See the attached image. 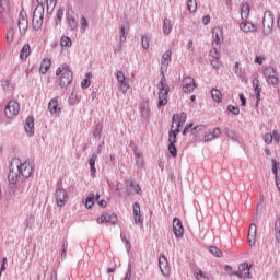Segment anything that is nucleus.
Returning a JSON list of instances; mask_svg holds the SVG:
<instances>
[{
    "label": "nucleus",
    "mask_w": 280,
    "mask_h": 280,
    "mask_svg": "<svg viewBox=\"0 0 280 280\" xmlns=\"http://www.w3.org/2000/svg\"><path fill=\"white\" fill-rule=\"evenodd\" d=\"M67 248H69V244L68 243L62 245L61 257H67Z\"/></svg>",
    "instance_id": "nucleus-56"
},
{
    "label": "nucleus",
    "mask_w": 280,
    "mask_h": 280,
    "mask_svg": "<svg viewBox=\"0 0 280 280\" xmlns=\"http://www.w3.org/2000/svg\"><path fill=\"white\" fill-rule=\"evenodd\" d=\"M132 208L135 224H143V219H141V206L139 202H135Z\"/></svg>",
    "instance_id": "nucleus-23"
},
{
    "label": "nucleus",
    "mask_w": 280,
    "mask_h": 280,
    "mask_svg": "<svg viewBox=\"0 0 280 280\" xmlns=\"http://www.w3.org/2000/svg\"><path fill=\"white\" fill-rule=\"evenodd\" d=\"M171 62H172V50H166L162 56L161 65L163 67H167V65H170Z\"/></svg>",
    "instance_id": "nucleus-33"
},
{
    "label": "nucleus",
    "mask_w": 280,
    "mask_h": 280,
    "mask_svg": "<svg viewBox=\"0 0 280 280\" xmlns=\"http://www.w3.org/2000/svg\"><path fill=\"white\" fill-rule=\"evenodd\" d=\"M205 141H213L215 138L213 137V133H208L205 136Z\"/></svg>",
    "instance_id": "nucleus-59"
},
{
    "label": "nucleus",
    "mask_w": 280,
    "mask_h": 280,
    "mask_svg": "<svg viewBox=\"0 0 280 280\" xmlns=\"http://www.w3.org/2000/svg\"><path fill=\"white\" fill-rule=\"evenodd\" d=\"M191 128H194V124H190L187 127H185L183 135H187L189 132V130H191Z\"/></svg>",
    "instance_id": "nucleus-60"
},
{
    "label": "nucleus",
    "mask_w": 280,
    "mask_h": 280,
    "mask_svg": "<svg viewBox=\"0 0 280 280\" xmlns=\"http://www.w3.org/2000/svg\"><path fill=\"white\" fill-rule=\"evenodd\" d=\"M86 27H89V21L86 20V18H82L81 19V30H82V32H86Z\"/></svg>",
    "instance_id": "nucleus-49"
},
{
    "label": "nucleus",
    "mask_w": 280,
    "mask_h": 280,
    "mask_svg": "<svg viewBox=\"0 0 280 280\" xmlns=\"http://www.w3.org/2000/svg\"><path fill=\"white\" fill-rule=\"evenodd\" d=\"M212 38H213V49H215V47H218V49H220V45H222V43L224 42V31L222 30V27L217 26L212 30Z\"/></svg>",
    "instance_id": "nucleus-11"
},
{
    "label": "nucleus",
    "mask_w": 280,
    "mask_h": 280,
    "mask_svg": "<svg viewBox=\"0 0 280 280\" xmlns=\"http://www.w3.org/2000/svg\"><path fill=\"white\" fill-rule=\"evenodd\" d=\"M264 60H266V58L261 57V56H256L255 57V62L257 65H264Z\"/></svg>",
    "instance_id": "nucleus-55"
},
{
    "label": "nucleus",
    "mask_w": 280,
    "mask_h": 280,
    "mask_svg": "<svg viewBox=\"0 0 280 280\" xmlns=\"http://www.w3.org/2000/svg\"><path fill=\"white\" fill-rule=\"evenodd\" d=\"M117 214L103 213L97 219V224H115L117 222Z\"/></svg>",
    "instance_id": "nucleus-16"
},
{
    "label": "nucleus",
    "mask_w": 280,
    "mask_h": 280,
    "mask_svg": "<svg viewBox=\"0 0 280 280\" xmlns=\"http://www.w3.org/2000/svg\"><path fill=\"white\" fill-rule=\"evenodd\" d=\"M272 139H273V141H275L276 143H279V141H280V135H279V132H277V130H275V131L272 132Z\"/></svg>",
    "instance_id": "nucleus-54"
},
{
    "label": "nucleus",
    "mask_w": 280,
    "mask_h": 280,
    "mask_svg": "<svg viewBox=\"0 0 280 280\" xmlns=\"http://www.w3.org/2000/svg\"><path fill=\"white\" fill-rule=\"evenodd\" d=\"M56 75H60L59 86H61V89H67V86L73 82V72L67 63H63L57 68Z\"/></svg>",
    "instance_id": "nucleus-1"
},
{
    "label": "nucleus",
    "mask_w": 280,
    "mask_h": 280,
    "mask_svg": "<svg viewBox=\"0 0 280 280\" xmlns=\"http://www.w3.org/2000/svg\"><path fill=\"white\" fill-rule=\"evenodd\" d=\"M141 114L143 116H148L150 114V107L148 106V104H144L141 108Z\"/></svg>",
    "instance_id": "nucleus-50"
},
{
    "label": "nucleus",
    "mask_w": 280,
    "mask_h": 280,
    "mask_svg": "<svg viewBox=\"0 0 280 280\" xmlns=\"http://www.w3.org/2000/svg\"><path fill=\"white\" fill-rule=\"evenodd\" d=\"M32 54V48L30 47V44H26L23 46L21 52H20V58L21 60H26V58Z\"/></svg>",
    "instance_id": "nucleus-34"
},
{
    "label": "nucleus",
    "mask_w": 280,
    "mask_h": 280,
    "mask_svg": "<svg viewBox=\"0 0 280 280\" xmlns=\"http://www.w3.org/2000/svg\"><path fill=\"white\" fill-rule=\"evenodd\" d=\"M196 86V80L191 77H185L182 81V89L184 93H194Z\"/></svg>",
    "instance_id": "nucleus-13"
},
{
    "label": "nucleus",
    "mask_w": 280,
    "mask_h": 280,
    "mask_svg": "<svg viewBox=\"0 0 280 280\" xmlns=\"http://www.w3.org/2000/svg\"><path fill=\"white\" fill-rule=\"evenodd\" d=\"M18 25L22 34H25L27 32L28 22H27V14H25V12H20Z\"/></svg>",
    "instance_id": "nucleus-19"
},
{
    "label": "nucleus",
    "mask_w": 280,
    "mask_h": 280,
    "mask_svg": "<svg viewBox=\"0 0 280 280\" xmlns=\"http://www.w3.org/2000/svg\"><path fill=\"white\" fill-rule=\"evenodd\" d=\"M120 40L121 43H126V30L125 28H121L120 30Z\"/></svg>",
    "instance_id": "nucleus-58"
},
{
    "label": "nucleus",
    "mask_w": 280,
    "mask_h": 280,
    "mask_svg": "<svg viewBox=\"0 0 280 280\" xmlns=\"http://www.w3.org/2000/svg\"><path fill=\"white\" fill-rule=\"evenodd\" d=\"M56 1L57 0H37V3H39V5H56Z\"/></svg>",
    "instance_id": "nucleus-45"
},
{
    "label": "nucleus",
    "mask_w": 280,
    "mask_h": 280,
    "mask_svg": "<svg viewBox=\"0 0 280 280\" xmlns=\"http://www.w3.org/2000/svg\"><path fill=\"white\" fill-rule=\"evenodd\" d=\"M125 187H126V194L127 196H132V190L138 195L142 196L143 190L141 189V185L139 183L132 180V179H127L125 182Z\"/></svg>",
    "instance_id": "nucleus-10"
},
{
    "label": "nucleus",
    "mask_w": 280,
    "mask_h": 280,
    "mask_svg": "<svg viewBox=\"0 0 280 280\" xmlns=\"http://www.w3.org/2000/svg\"><path fill=\"white\" fill-rule=\"evenodd\" d=\"M262 75L266 79V82L272 84V86H277L279 84V75L277 74V70L272 67H267L262 70Z\"/></svg>",
    "instance_id": "nucleus-6"
},
{
    "label": "nucleus",
    "mask_w": 280,
    "mask_h": 280,
    "mask_svg": "<svg viewBox=\"0 0 280 280\" xmlns=\"http://www.w3.org/2000/svg\"><path fill=\"white\" fill-rule=\"evenodd\" d=\"M142 47L143 49H148V47H150V39L145 36L142 37Z\"/></svg>",
    "instance_id": "nucleus-51"
},
{
    "label": "nucleus",
    "mask_w": 280,
    "mask_h": 280,
    "mask_svg": "<svg viewBox=\"0 0 280 280\" xmlns=\"http://www.w3.org/2000/svg\"><path fill=\"white\" fill-rule=\"evenodd\" d=\"M273 232L276 241L280 244V218L276 220Z\"/></svg>",
    "instance_id": "nucleus-38"
},
{
    "label": "nucleus",
    "mask_w": 280,
    "mask_h": 280,
    "mask_svg": "<svg viewBox=\"0 0 280 280\" xmlns=\"http://www.w3.org/2000/svg\"><path fill=\"white\" fill-rule=\"evenodd\" d=\"M202 23H203V25H209V23H211V16L205 15L202 18Z\"/></svg>",
    "instance_id": "nucleus-57"
},
{
    "label": "nucleus",
    "mask_w": 280,
    "mask_h": 280,
    "mask_svg": "<svg viewBox=\"0 0 280 280\" xmlns=\"http://www.w3.org/2000/svg\"><path fill=\"white\" fill-rule=\"evenodd\" d=\"M48 110L52 114V115H58V113H60L61 107L60 104H58V100L57 98H52L49 104H48Z\"/></svg>",
    "instance_id": "nucleus-27"
},
{
    "label": "nucleus",
    "mask_w": 280,
    "mask_h": 280,
    "mask_svg": "<svg viewBox=\"0 0 280 280\" xmlns=\"http://www.w3.org/2000/svg\"><path fill=\"white\" fill-rule=\"evenodd\" d=\"M238 71H240V63L238 61H236L234 65V73H238Z\"/></svg>",
    "instance_id": "nucleus-64"
},
{
    "label": "nucleus",
    "mask_w": 280,
    "mask_h": 280,
    "mask_svg": "<svg viewBox=\"0 0 280 280\" xmlns=\"http://www.w3.org/2000/svg\"><path fill=\"white\" fill-rule=\"evenodd\" d=\"M168 152H170V154H171L174 159H176V158L178 156V150L176 149V144L170 143V144H168Z\"/></svg>",
    "instance_id": "nucleus-41"
},
{
    "label": "nucleus",
    "mask_w": 280,
    "mask_h": 280,
    "mask_svg": "<svg viewBox=\"0 0 280 280\" xmlns=\"http://www.w3.org/2000/svg\"><path fill=\"white\" fill-rule=\"evenodd\" d=\"M210 56H212L213 59H211V66L214 69H220V49L214 46V55L213 51H210Z\"/></svg>",
    "instance_id": "nucleus-26"
},
{
    "label": "nucleus",
    "mask_w": 280,
    "mask_h": 280,
    "mask_svg": "<svg viewBox=\"0 0 280 280\" xmlns=\"http://www.w3.org/2000/svg\"><path fill=\"white\" fill-rule=\"evenodd\" d=\"M56 23H60L62 21V16H65V11L62 9H58L56 12Z\"/></svg>",
    "instance_id": "nucleus-46"
},
{
    "label": "nucleus",
    "mask_w": 280,
    "mask_h": 280,
    "mask_svg": "<svg viewBox=\"0 0 280 280\" xmlns=\"http://www.w3.org/2000/svg\"><path fill=\"white\" fill-rule=\"evenodd\" d=\"M240 28L243 31V32H257V26L250 22H243L241 23L240 25Z\"/></svg>",
    "instance_id": "nucleus-32"
},
{
    "label": "nucleus",
    "mask_w": 280,
    "mask_h": 280,
    "mask_svg": "<svg viewBox=\"0 0 280 280\" xmlns=\"http://www.w3.org/2000/svg\"><path fill=\"white\" fill-rule=\"evenodd\" d=\"M21 112V105L16 101H10L4 108V115L8 119H14Z\"/></svg>",
    "instance_id": "nucleus-5"
},
{
    "label": "nucleus",
    "mask_w": 280,
    "mask_h": 280,
    "mask_svg": "<svg viewBox=\"0 0 280 280\" xmlns=\"http://www.w3.org/2000/svg\"><path fill=\"white\" fill-rule=\"evenodd\" d=\"M221 135L222 131L220 130V128L217 127L213 129L212 137H214V139H219Z\"/></svg>",
    "instance_id": "nucleus-52"
},
{
    "label": "nucleus",
    "mask_w": 280,
    "mask_h": 280,
    "mask_svg": "<svg viewBox=\"0 0 280 280\" xmlns=\"http://www.w3.org/2000/svg\"><path fill=\"white\" fill-rule=\"evenodd\" d=\"M96 161H97V154L94 153L89 159L90 172H91V176H93V178H95V174L97 173V170L95 168Z\"/></svg>",
    "instance_id": "nucleus-30"
},
{
    "label": "nucleus",
    "mask_w": 280,
    "mask_h": 280,
    "mask_svg": "<svg viewBox=\"0 0 280 280\" xmlns=\"http://www.w3.org/2000/svg\"><path fill=\"white\" fill-rule=\"evenodd\" d=\"M241 100V106H246V97H244V94H240Z\"/></svg>",
    "instance_id": "nucleus-61"
},
{
    "label": "nucleus",
    "mask_w": 280,
    "mask_h": 280,
    "mask_svg": "<svg viewBox=\"0 0 280 280\" xmlns=\"http://www.w3.org/2000/svg\"><path fill=\"white\" fill-rule=\"evenodd\" d=\"M14 40V28H10L7 32V43H12Z\"/></svg>",
    "instance_id": "nucleus-43"
},
{
    "label": "nucleus",
    "mask_w": 280,
    "mask_h": 280,
    "mask_svg": "<svg viewBox=\"0 0 280 280\" xmlns=\"http://www.w3.org/2000/svg\"><path fill=\"white\" fill-rule=\"evenodd\" d=\"M116 78L118 81V88L121 91V93H128V90L130 89V84L126 82V74L124 71H118L116 73Z\"/></svg>",
    "instance_id": "nucleus-15"
},
{
    "label": "nucleus",
    "mask_w": 280,
    "mask_h": 280,
    "mask_svg": "<svg viewBox=\"0 0 280 280\" xmlns=\"http://www.w3.org/2000/svg\"><path fill=\"white\" fill-rule=\"evenodd\" d=\"M158 89L160 91L158 107L161 108V106L167 105V95H170V85H167V79H165L164 74H162V78L158 83Z\"/></svg>",
    "instance_id": "nucleus-2"
},
{
    "label": "nucleus",
    "mask_w": 280,
    "mask_h": 280,
    "mask_svg": "<svg viewBox=\"0 0 280 280\" xmlns=\"http://www.w3.org/2000/svg\"><path fill=\"white\" fill-rule=\"evenodd\" d=\"M55 200L57 207H65L69 202V194L65 188H57L55 191Z\"/></svg>",
    "instance_id": "nucleus-9"
},
{
    "label": "nucleus",
    "mask_w": 280,
    "mask_h": 280,
    "mask_svg": "<svg viewBox=\"0 0 280 280\" xmlns=\"http://www.w3.org/2000/svg\"><path fill=\"white\" fill-rule=\"evenodd\" d=\"M272 133H270V132H267V133H265V136H264V141H265V143H267L268 145H270L271 143H272Z\"/></svg>",
    "instance_id": "nucleus-48"
},
{
    "label": "nucleus",
    "mask_w": 280,
    "mask_h": 280,
    "mask_svg": "<svg viewBox=\"0 0 280 280\" xmlns=\"http://www.w3.org/2000/svg\"><path fill=\"white\" fill-rule=\"evenodd\" d=\"M81 86H82V89H89L91 86V81H89V79H84L81 82Z\"/></svg>",
    "instance_id": "nucleus-53"
},
{
    "label": "nucleus",
    "mask_w": 280,
    "mask_h": 280,
    "mask_svg": "<svg viewBox=\"0 0 280 280\" xmlns=\"http://www.w3.org/2000/svg\"><path fill=\"white\" fill-rule=\"evenodd\" d=\"M173 233L178 240H180V237L185 235V228L183 226V222L178 218L173 219Z\"/></svg>",
    "instance_id": "nucleus-14"
},
{
    "label": "nucleus",
    "mask_w": 280,
    "mask_h": 280,
    "mask_svg": "<svg viewBox=\"0 0 280 280\" xmlns=\"http://www.w3.org/2000/svg\"><path fill=\"white\" fill-rule=\"evenodd\" d=\"M60 43H61V47H71L72 45L71 38H69L68 36L61 37Z\"/></svg>",
    "instance_id": "nucleus-42"
},
{
    "label": "nucleus",
    "mask_w": 280,
    "mask_h": 280,
    "mask_svg": "<svg viewBox=\"0 0 280 280\" xmlns=\"http://www.w3.org/2000/svg\"><path fill=\"white\" fill-rule=\"evenodd\" d=\"M20 179H21V173L19 171V159H13L10 164L8 180L11 185H16Z\"/></svg>",
    "instance_id": "nucleus-3"
},
{
    "label": "nucleus",
    "mask_w": 280,
    "mask_h": 280,
    "mask_svg": "<svg viewBox=\"0 0 280 280\" xmlns=\"http://www.w3.org/2000/svg\"><path fill=\"white\" fill-rule=\"evenodd\" d=\"M187 121V116L185 114H176L173 116V130L176 132H180V126H183Z\"/></svg>",
    "instance_id": "nucleus-18"
},
{
    "label": "nucleus",
    "mask_w": 280,
    "mask_h": 280,
    "mask_svg": "<svg viewBox=\"0 0 280 280\" xmlns=\"http://www.w3.org/2000/svg\"><path fill=\"white\" fill-rule=\"evenodd\" d=\"M195 277L197 280H209V275L202 270H196Z\"/></svg>",
    "instance_id": "nucleus-40"
},
{
    "label": "nucleus",
    "mask_w": 280,
    "mask_h": 280,
    "mask_svg": "<svg viewBox=\"0 0 280 280\" xmlns=\"http://www.w3.org/2000/svg\"><path fill=\"white\" fill-rule=\"evenodd\" d=\"M0 16L3 23H12V13H10V1L0 0Z\"/></svg>",
    "instance_id": "nucleus-8"
},
{
    "label": "nucleus",
    "mask_w": 280,
    "mask_h": 280,
    "mask_svg": "<svg viewBox=\"0 0 280 280\" xmlns=\"http://www.w3.org/2000/svg\"><path fill=\"white\" fill-rule=\"evenodd\" d=\"M159 266L162 275L164 277H170L172 269L170 268V262L167 261V257L164 255L159 257Z\"/></svg>",
    "instance_id": "nucleus-17"
},
{
    "label": "nucleus",
    "mask_w": 280,
    "mask_h": 280,
    "mask_svg": "<svg viewBox=\"0 0 280 280\" xmlns=\"http://www.w3.org/2000/svg\"><path fill=\"white\" fill-rule=\"evenodd\" d=\"M45 19V7L37 5L33 12V27L38 31L43 27Z\"/></svg>",
    "instance_id": "nucleus-4"
},
{
    "label": "nucleus",
    "mask_w": 280,
    "mask_h": 280,
    "mask_svg": "<svg viewBox=\"0 0 280 280\" xmlns=\"http://www.w3.org/2000/svg\"><path fill=\"white\" fill-rule=\"evenodd\" d=\"M96 202H98V207H106V200L102 199V200H96Z\"/></svg>",
    "instance_id": "nucleus-62"
},
{
    "label": "nucleus",
    "mask_w": 280,
    "mask_h": 280,
    "mask_svg": "<svg viewBox=\"0 0 280 280\" xmlns=\"http://www.w3.org/2000/svg\"><path fill=\"white\" fill-rule=\"evenodd\" d=\"M24 129L26 135H28V137H33L34 135V117L28 116L25 120L24 124Z\"/></svg>",
    "instance_id": "nucleus-24"
},
{
    "label": "nucleus",
    "mask_w": 280,
    "mask_h": 280,
    "mask_svg": "<svg viewBox=\"0 0 280 280\" xmlns=\"http://www.w3.org/2000/svg\"><path fill=\"white\" fill-rule=\"evenodd\" d=\"M211 96H212V100L217 103H220L222 102V92H220V90L218 89H213L211 91Z\"/></svg>",
    "instance_id": "nucleus-39"
},
{
    "label": "nucleus",
    "mask_w": 280,
    "mask_h": 280,
    "mask_svg": "<svg viewBox=\"0 0 280 280\" xmlns=\"http://www.w3.org/2000/svg\"><path fill=\"white\" fill-rule=\"evenodd\" d=\"M237 277L250 279V266L248 265V262H243L238 266Z\"/></svg>",
    "instance_id": "nucleus-20"
},
{
    "label": "nucleus",
    "mask_w": 280,
    "mask_h": 280,
    "mask_svg": "<svg viewBox=\"0 0 280 280\" xmlns=\"http://www.w3.org/2000/svg\"><path fill=\"white\" fill-rule=\"evenodd\" d=\"M210 253L212 255H214L215 257H222V252H220V249H218V247L211 246L209 248Z\"/></svg>",
    "instance_id": "nucleus-44"
},
{
    "label": "nucleus",
    "mask_w": 280,
    "mask_h": 280,
    "mask_svg": "<svg viewBox=\"0 0 280 280\" xmlns=\"http://www.w3.org/2000/svg\"><path fill=\"white\" fill-rule=\"evenodd\" d=\"M18 168L22 178H30L34 172V165L30 161L21 163V160H18Z\"/></svg>",
    "instance_id": "nucleus-7"
},
{
    "label": "nucleus",
    "mask_w": 280,
    "mask_h": 280,
    "mask_svg": "<svg viewBox=\"0 0 280 280\" xmlns=\"http://www.w3.org/2000/svg\"><path fill=\"white\" fill-rule=\"evenodd\" d=\"M253 89L256 95L257 103H259L261 101V82L258 78H255L253 80Z\"/></svg>",
    "instance_id": "nucleus-25"
},
{
    "label": "nucleus",
    "mask_w": 280,
    "mask_h": 280,
    "mask_svg": "<svg viewBox=\"0 0 280 280\" xmlns=\"http://www.w3.org/2000/svg\"><path fill=\"white\" fill-rule=\"evenodd\" d=\"M116 270H117L116 267H109V268H107L108 275H113V272H115Z\"/></svg>",
    "instance_id": "nucleus-63"
},
{
    "label": "nucleus",
    "mask_w": 280,
    "mask_h": 280,
    "mask_svg": "<svg viewBox=\"0 0 280 280\" xmlns=\"http://www.w3.org/2000/svg\"><path fill=\"white\" fill-rule=\"evenodd\" d=\"M229 113H232V115H240V107H235L233 105L228 106Z\"/></svg>",
    "instance_id": "nucleus-47"
},
{
    "label": "nucleus",
    "mask_w": 280,
    "mask_h": 280,
    "mask_svg": "<svg viewBox=\"0 0 280 280\" xmlns=\"http://www.w3.org/2000/svg\"><path fill=\"white\" fill-rule=\"evenodd\" d=\"M51 69V59L45 58L42 60L40 66H39V73H47Z\"/></svg>",
    "instance_id": "nucleus-28"
},
{
    "label": "nucleus",
    "mask_w": 280,
    "mask_h": 280,
    "mask_svg": "<svg viewBox=\"0 0 280 280\" xmlns=\"http://www.w3.org/2000/svg\"><path fill=\"white\" fill-rule=\"evenodd\" d=\"M256 237H257V225L250 224L248 236H247V242L249 246H255Z\"/></svg>",
    "instance_id": "nucleus-22"
},
{
    "label": "nucleus",
    "mask_w": 280,
    "mask_h": 280,
    "mask_svg": "<svg viewBox=\"0 0 280 280\" xmlns=\"http://www.w3.org/2000/svg\"><path fill=\"white\" fill-rule=\"evenodd\" d=\"M97 200H100V194H97L96 196L94 194H90L85 200L86 209H91L93 207V205H95V202H97Z\"/></svg>",
    "instance_id": "nucleus-31"
},
{
    "label": "nucleus",
    "mask_w": 280,
    "mask_h": 280,
    "mask_svg": "<svg viewBox=\"0 0 280 280\" xmlns=\"http://www.w3.org/2000/svg\"><path fill=\"white\" fill-rule=\"evenodd\" d=\"M187 10L188 12H191L192 14H195V12H197L198 10V2L196 0H188Z\"/></svg>",
    "instance_id": "nucleus-37"
},
{
    "label": "nucleus",
    "mask_w": 280,
    "mask_h": 280,
    "mask_svg": "<svg viewBox=\"0 0 280 280\" xmlns=\"http://www.w3.org/2000/svg\"><path fill=\"white\" fill-rule=\"evenodd\" d=\"M178 132H180V131H176V129H174V125H173L168 132V143L176 144V137L178 136Z\"/></svg>",
    "instance_id": "nucleus-36"
},
{
    "label": "nucleus",
    "mask_w": 280,
    "mask_h": 280,
    "mask_svg": "<svg viewBox=\"0 0 280 280\" xmlns=\"http://www.w3.org/2000/svg\"><path fill=\"white\" fill-rule=\"evenodd\" d=\"M272 163V173L276 176V185L280 191V163H278V161L276 159L271 160Z\"/></svg>",
    "instance_id": "nucleus-21"
},
{
    "label": "nucleus",
    "mask_w": 280,
    "mask_h": 280,
    "mask_svg": "<svg viewBox=\"0 0 280 280\" xmlns=\"http://www.w3.org/2000/svg\"><path fill=\"white\" fill-rule=\"evenodd\" d=\"M262 27L265 34H270L272 27H275V16L270 12H266L262 19Z\"/></svg>",
    "instance_id": "nucleus-12"
},
{
    "label": "nucleus",
    "mask_w": 280,
    "mask_h": 280,
    "mask_svg": "<svg viewBox=\"0 0 280 280\" xmlns=\"http://www.w3.org/2000/svg\"><path fill=\"white\" fill-rule=\"evenodd\" d=\"M163 33L167 36V34H172V20L165 18L163 20Z\"/></svg>",
    "instance_id": "nucleus-35"
},
{
    "label": "nucleus",
    "mask_w": 280,
    "mask_h": 280,
    "mask_svg": "<svg viewBox=\"0 0 280 280\" xmlns=\"http://www.w3.org/2000/svg\"><path fill=\"white\" fill-rule=\"evenodd\" d=\"M248 16H250V5L243 3L241 7V19L242 21H248Z\"/></svg>",
    "instance_id": "nucleus-29"
}]
</instances>
